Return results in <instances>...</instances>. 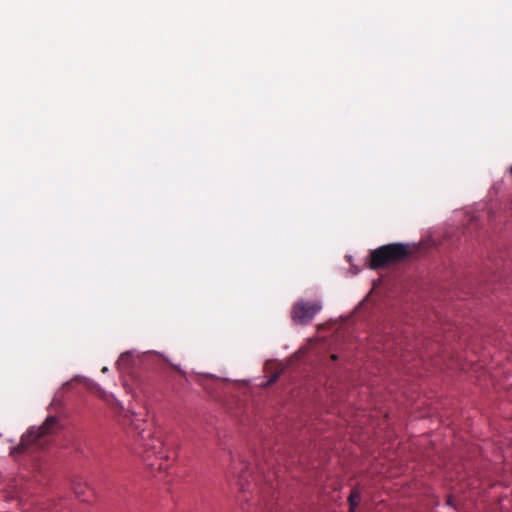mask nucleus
<instances>
[{"instance_id":"obj_5","label":"nucleus","mask_w":512,"mask_h":512,"mask_svg":"<svg viewBox=\"0 0 512 512\" xmlns=\"http://www.w3.org/2000/svg\"><path fill=\"white\" fill-rule=\"evenodd\" d=\"M248 465L244 463V461L239 457L236 461L232 459V465L230 467V473L238 478L237 485L239 486L241 495L238 496L239 503L247 502L246 491L248 490L249 483L247 481V473Z\"/></svg>"},{"instance_id":"obj_15","label":"nucleus","mask_w":512,"mask_h":512,"mask_svg":"<svg viewBox=\"0 0 512 512\" xmlns=\"http://www.w3.org/2000/svg\"><path fill=\"white\" fill-rule=\"evenodd\" d=\"M510 172H511V174H512V167L510 168Z\"/></svg>"},{"instance_id":"obj_3","label":"nucleus","mask_w":512,"mask_h":512,"mask_svg":"<svg viewBox=\"0 0 512 512\" xmlns=\"http://www.w3.org/2000/svg\"><path fill=\"white\" fill-rule=\"evenodd\" d=\"M410 254L409 247L402 243L383 245L370 254V266L373 269L383 268L404 260Z\"/></svg>"},{"instance_id":"obj_8","label":"nucleus","mask_w":512,"mask_h":512,"mask_svg":"<svg viewBox=\"0 0 512 512\" xmlns=\"http://www.w3.org/2000/svg\"><path fill=\"white\" fill-rule=\"evenodd\" d=\"M279 378V373H274L268 381V385L275 383Z\"/></svg>"},{"instance_id":"obj_12","label":"nucleus","mask_w":512,"mask_h":512,"mask_svg":"<svg viewBox=\"0 0 512 512\" xmlns=\"http://www.w3.org/2000/svg\"><path fill=\"white\" fill-rule=\"evenodd\" d=\"M107 371H108V368H107V367H103V368H102V372H103V373H105V372H107Z\"/></svg>"},{"instance_id":"obj_9","label":"nucleus","mask_w":512,"mask_h":512,"mask_svg":"<svg viewBox=\"0 0 512 512\" xmlns=\"http://www.w3.org/2000/svg\"><path fill=\"white\" fill-rule=\"evenodd\" d=\"M171 367H172L173 369H175V370H176L178 373H180L181 375H185V372H184V371H183L179 366L171 364Z\"/></svg>"},{"instance_id":"obj_2","label":"nucleus","mask_w":512,"mask_h":512,"mask_svg":"<svg viewBox=\"0 0 512 512\" xmlns=\"http://www.w3.org/2000/svg\"><path fill=\"white\" fill-rule=\"evenodd\" d=\"M58 429V419L49 416L40 427H31L26 434L21 437L20 443L11 450V454L16 457L25 453L30 447L44 448L48 441L47 437L54 434Z\"/></svg>"},{"instance_id":"obj_11","label":"nucleus","mask_w":512,"mask_h":512,"mask_svg":"<svg viewBox=\"0 0 512 512\" xmlns=\"http://www.w3.org/2000/svg\"><path fill=\"white\" fill-rule=\"evenodd\" d=\"M346 258H347V260H348L349 262H351V261H352V257H351V256L347 255V256H346Z\"/></svg>"},{"instance_id":"obj_4","label":"nucleus","mask_w":512,"mask_h":512,"mask_svg":"<svg viewBox=\"0 0 512 512\" xmlns=\"http://www.w3.org/2000/svg\"><path fill=\"white\" fill-rule=\"evenodd\" d=\"M322 306L317 301H299L292 309L291 318L297 324H308L321 310Z\"/></svg>"},{"instance_id":"obj_14","label":"nucleus","mask_w":512,"mask_h":512,"mask_svg":"<svg viewBox=\"0 0 512 512\" xmlns=\"http://www.w3.org/2000/svg\"><path fill=\"white\" fill-rule=\"evenodd\" d=\"M331 357H332V359H333V360H336V359H337V356H336V355H334V354H333Z\"/></svg>"},{"instance_id":"obj_10","label":"nucleus","mask_w":512,"mask_h":512,"mask_svg":"<svg viewBox=\"0 0 512 512\" xmlns=\"http://www.w3.org/2000/svg\"><path fill=\"white\" fill-rule=\"evenodd\" d=\"M353 497H354V508H355V507H356V505H357V503H356L357 493H356V491H355V490H354Z\"/></svg>"},{"instance_id":"obj_7","label":"nucleus","mask_w":512,"mask_h":512,"mask_svg":"<svg viewBox=\"0 0 512 512\" xmlns=\"http://www.w3.org/2000/svg\"><path fill=\"white\" fill-rule=\"evenodd\" d=\"M347 504L349 505L347 512H352V488L349 490L347 495Z\"/></svg>"},{"instance_id":"obj_13","label":"nucleus","mask_w":512,"mask_h":512,"mask_svg":"<svg viewBox=\"0 0 512 512\" xmlns=\"http://www.w3.org/2000/svg\"><path fill=\"white\" fill-rule=\"evenodd\" d=\"M75 493H76L77 495H80V494H81V491H79V490H77V489H76V490H75Z\"/></svg>"},{"instance_id":"obj_6","label":"nucleus","mask_w":512,"mask_h":512,"mask_svg":"<svg viewBox=\"0 0 512 512\" xmlns=\"http://www.w3.org/2000/svg\"><path fill=\"white\" fill-rule=\"evenodd\" d=\"M77 381L83 383L87 389H89L92 393L96 394L99 398L108 401L111 395H109L106 391H104L97 383L93 382L90 379L84 378L82 376H76L71 381L66 382L63 385L64 389H69L72 382Z\"/></svg>"},{"instance_id":"obj_1","label":"nucleus","mask_w":512,"mask_h":512,"mask_svg":"<svg viewBox=\"0 0 512 512\" xmlns=\"http://www.w3.org/2000/svg\"><path fill=\"white\" fill-rule=\"evenodd\" d=\"M129 435L135 441V451L147 461L152 470H165L168 467V456L164 452V444L160 436L152 433L151 424L136 415L129 418Z\"/></svg>"}]
</instances>
